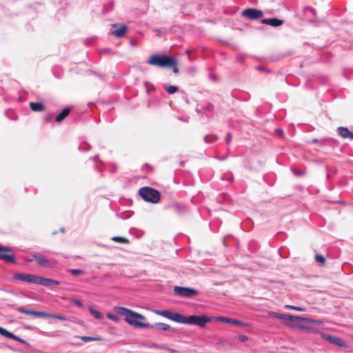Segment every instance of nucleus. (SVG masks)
Masks as SVG:
<instances>
[{"mask_svg":"<svg viewBox=\"0 0 353 353\" xmlns=\"http://www.w3.org/2000/svg\"><path fill=\"white\" fill-rule=\"evenodd\" d=\"M114 311L118 314L124 316L125 321L134 327L149 328L152 327L150 323L145 322L146 318L143 315L131 310L123 307H116Z\"/></svg>","mask_w":353,"mask_h":353,"instance_id":"obj_1","label":"nucleus"},{"mask_svg":"<svg viewBox=\"0 0 353 353\" xmlns=\"http://www.w3.org/2000/svg\"><path fill=\"white\" fill-rule=\"evenodd\" d=\"M148 63L160 68H170L174 73L179 72L176 60L172 57L152 55L148 61Z\"/></svg>","mask_w":353,"mask_h":353,"instance_id":"obj_2","label":"nucleus"},{"mask_svg":"<svg viewBox=\"0 0 353 353\" xmlns=\"http://www.w3.org/2000/svg\"><path fill=\"white\" fill-rule=\"evenodd\" d=\"M139 194L147 202L157 203L160 200L159 192L150 187L146 186L140 188Z\"/></svg>","mask_w":353,"mask_h":353,"instance_id":"obj_3","label":"nucleus"},{"mask_svg":"<svg viewBox=\"0 0 353 353\" xmlns=\"http://www.w3.org/2000/svg\"><path fill=\"white\" fill-rule=\"evenodd\" d=\"M17 310L22 314H28L34 316L36 317H49V318H53L56 319L60 321H66L67 318L62 315L55 314H51V313H47L44 312H39V311H33V310H29L24 309L23 307H18Z\"/></svg>","mask_w":353,"mask_h":353,"instance_id":"obj_4","label":"nucleus"},{"mask_svg":"<svg viewBox=\"0 0 353 353\" xmlns=\"http://www.w3.org/2000/svg\"><path fill=\"white\" fill-rule=\"evenodd\" d=\"M155 314L167 318L176 323L186 324L187 317L179 312H173L170 310H156Z\"/></svg>","mask_w":353,"mask_h":353,"instance_id":"obj_5","label":"nucleus"},{"mask_svg":"<svg viewBox=\"0 0 353 353\" xmlns=\"http://www.w3.org/2000/svg\"><path fill=\"white\" fill-rule=\"evenodd\" d=\"M12 278L30 284L40 285L41 281V276L32 274L16 273L12 275Z\"/></svg>","mask_w":353,"mask_h":353,"instance_id":"obj_6","label":"nucleus"},{"mask_svg":"<svg viewBox=\"0 0 353 353\" xmlns=\"http://www.w3.org/2000/svg\"><path fill=\"white\" fill-rule=\"evenodd\" d=\"M274 316L276 317L278 319L290 320L292 321L302 322V323L305 322V323H307L310 325H322V322L321 321L312 320V319L300 317V316H292V315L276 313L274 314Z\"/></svg>","mask_w":353,"mask_h":353,"instance_id":"obj_7","label":"nucleus"},{"mask_svg":"<svg viewBox=\"0 0 353 353\" xmlns=\"http://www.w3.org/2000/svg\"><path fill=\"white\" fill-rule=\"evenodd\" d=\"M211 321L212 319L207 316L191 315L187 317L186 324L196 325L201 327H204Z\"/></svg>","mask_w":353,"mask_h":353,"instance_id":"obj_8","label":"nucleus"},{"mask_svg":"<svg viewBox=\"0 0 353 353\" xmlns=\"http://www.w3.org/2000/svg\"><path fill=\"white\" fill-rule=\"evenodd\" d=\"M174 292L182 297H192L198 294V292L194 289L181 286H175Z\"/></svg>","mask_w":353,"mask_h":353,"instance_id":"obj_9","label":"nucleus"},{"mask_svg":"<svg viewBox=\"0 0 353 353\" xmlns=\"http://www.w3.org/2000/svg\"><path fill=\"white\" fill-rule=\"evenodd\" d=\"M241 14L245 18L254 20L261 18L263 16V12L256 8H247L242 12Z\"/></svg>","mask_w":353,"mask_h":353,"instance_id":"obj_10","label":"nucleus"},{"mask_svg":"<svg viewBox=\"0 0 353 353\" xmlns=\"http://www.w3.org/2000/svg\"><path fill=\"white\" fill-rule=\"evenodd\" d=\"M10 252L11 250L9 248L0 245V259L12 263H16V259L10 254Z\"/></svg>","mask_w":353,"mask_h":353,"instance_id":"obj_11","label":"nucleus"},{"mask_svg":"<svg viewBox=\"0 0 353 353\" xmlns=\"http://www.w3.org/2000/svg\"><path fill=\"white\" fill-rule=\"evenodd\" d=\"M321 336L323 339H325L328 342L335 344L339 347H346V343L341 339L331 335H328L325 333H321Z\"/></svg>","mask_w":353,"mask_h":353,"instance_id":"obj_12","label":"nucleus"},{"mask_svg":"<svg viewBox=\"0 0 353 353\" xmlns=\"http://www.w3.org/2000/svg\"><path fill=\"white\" fill-rule=\"evenodd\" d=\"M34 260L39 265L44 268H51L52 265L51 263L45 257L34 254L32 259H28V261Z\"/></svg>","mask_w":353,"mask_h":353,"instance_id":"obj_13","label":"nucleus"},{"mask_svg":"<svg viewBox=\"0 0 353 353\" xmlns=\"http://www.w3.org/2000/svg\"><path fill=\"white\" fill-rule=\"evenodd\" d=\"M216 320L217 321H219V322L230 323V324H233V325H239V326H245V325H247L246 323H243V321H241L240 320L230 319V318H227V317L219 316V317H217L216 319Z\"/></svg>","mask_w":353,"mask_h":353,"instance_id":"obj_14","label":"nucleus"},{"mask_svg":"<svg viewBox=\"0 0 353 353\" xmlns=\"http://www.w3.org/2000/svg\"><path fill=\"white\" fill-rule=\"evenodd\" d=\"M337 132L343 139H353V132L350 131L347 128L339 127L337 128Z\"/></svg>","mask_w":353,"mask_h":353,"instance_id":"obj_15","label":"nucleus"},{"mask_svg":"<svg viewBox=\"0 0 353 353\" xmlns=\"http://www.w3.org/2000/svg\"><path fill=\"white\" fill-rule=\"evenodd\" d=\"M261 23L273 27H278L283 23V21L276 18L263 19L261 20Z\"/></svg>","mask_w":353,"mask_h":353,"instance_id":"obj_16","label":"nucleus"},{"mask_svg":"<svg viewBox=\"0 0 353 353\" xmlns=\"http://www.w3.org/2000/svg\"><path fill=\"white\" fill-rule=\"evenodd\" d=\"M59 284H60V282L58 281L41 276V281H40L41 285L50 286V285H58Z\"/></svg>","mask_w":353,"mask_h":353,"instance_id":"obj_17","label":"nucleus"},{"mask_svg":"<svg viewBox=\"0 0 353 353\" xmlns=\"http://www.w3.org/2000/svg\"><path fill=\"white\" fill-rule=\"evenodd\" d=\"M30 108L34 112H41L45 110L43 104L39 102H30Z\"/></svg>","mask_w":353,"mask_h":353,"instance_id":"obj_18","label":"nucleus"},{"mask_svg":"<svg viewBox=\"0 0 353 353\" xmlns=\"http://www.w3.org/2000/svg\"><path fill=\"white\" fill-rule=\"evenodd\" d=\"M70 109L69 108H64L56 117V122H61L70 114Z\"/></svg>","mask_w":353,"mask_h":353,"instance_id":"obj_19","label":"nucleus"},{"mask_svg":"<svg viewBox=\"0 0 353 353\" xmlns=\"http://www.w3.org/2000/svg\"><path fill=\"white\" fill-rule=\"evenodd\" d=\"M152 327H150V329H154L157 330H163L166 331L170 329V326L168 324L163 323H158L154 325H151Z\"/></svg>","mask_w":353,"mask_h":353,"instance_id":"obj_20","label":"nucleus"},{"mask_svg":"<svg viewBox=\"0 0 353 353\" xmlns=\"http://www.w3.org/2000/svg\"><path fill=\"white\" fill-rule=\"evenodd\" d=\"M127 31V26H121L119 28L114 30L112 32V34L116 36L117 37H123L125 32Z\"/></svg>","mask_w":353,"mask_h":353,"instance_id":"obj_21","label":"nucleus"},{"mask_svg":"<svg viewBox=\"0 0 353 353\" xmlns=\"http://www.w3.org/2000/svg\"><path fill=\"white\" fill-rule=\"evenodd\" d=\"M88 310L96 319H102L103 318V314L99 311L95 310L93 307L89 306Z\"/></svg>","mask_w":353,"mask_h":353,"instance_id":"obj_22","label":"nucleus"},{"mask_svg":"<svg viewBox=\"0 0 353 353\" xmlns=\"http://www.w3.org/2000/svg\"><path fill=\"white\" fill-rule=\"evenodd\" d=\"M112 240L117 243L124 244H128L130 242L128 239L121 236H114L112 238Z\"/></svg>","mask_w":353,"mask_h":353,"instance_id":"obj_23","label":"nucleus"},{"mask_svg":"<svg viewBox=\"0 0 353 353\" xmlns=\"http://www.w3.org/2000/svg\"><path fill=\"white\" fill-rule=\"evenodd\" d=\"M77 338H80L84 342L92 341H101V339L100 337H91V336H77Z\"/></svg>","mask_w":353,"mask_h":353,"instance_id":"obj_24","label":"nucleus"},{"mask_svg":"<svg viewBox=\"0 0 353 353\" xmlns=\"http://www.w3.org/2000/svg\"><path fill=\"white\" fill-rule=\"evenodd\" d=\"M0 334H1L3 336H6L7 338L12 339L13 334L5 328L0 327Z\"/></svg>","mask_w":353,"mask_h":353,"instance_id":"obj_25","label":"nucleus"},{"mask_svg":"<svg viewBox=\"0 0 353 353\" xmlns=\"http://www.w3.org/2000/svg\"><path fill=\"white\" fill-rule=\"evenodd\" d=\"M165 89L169 94H174L179 90L178 87L171 85L165 86Z\"/></svg>","mask_w":353,"mask_h":353,"instance_id":"obj_26","label":"nucleus"},{"mask_svg":"<svg viewBox=\"0 0 353 353\" xmlns=\"http://www.w3.org/2000/svg\"><path fill=\"white\" fill-rule=\"evenodd\" d=\"M316 261L321 266H324L325 264V259L321 254H316L315 256Z\"/></svg>","mask_w":353,"mask_h":353,"instance_id":"obj_27","label":"nucleus"},{"mask_svg":"<svg viewBox=\"0 0 353 353\" xmlns=\"http://www.w3.org/2000/svg\"><path fill=\"white\" fill-rule=\"evenodd\" d=\"M216 139H217V137L216 135H212V134L206 135L204 138L205 141L208 143H212L214 141H216Z\"/></svg>","mask_w":353,"mask_h":353,"instance_id":"obj_28","label":"nucleus"},{"mask_svg":"<svg viewBox=\"0 0 353 353\" xmlns=\"http://www.w3.org/2000/svg\"><path fill=\"white\" fill-rule=\"evenodd\" d=\"M70 303L74 304L75 305H77L79 307H83V303L79 299L72 298L70 299Z\"/></svg>","mask_w":353,"mask_h":353,"instance_id":"obj_29","label":"nucleus"},{"mask_svg":"<svg viewBox=\"0 0 353 353\" xmlns=\"http://www.w3.org/2000/svg\"><path fill=\"white\" fill-rule=\"evenodd\" d=\"M107 316H108V319H111V320H112V321H114L115 322H118L120 320V319H119V317L118 316L112 314H110V313H108L107 314Z\"/></svg>","mask_w":353,"mask_h":353,"instance_id":"obj_30","label":"nucleus"},{"mask_svg":"<svg viewBox=\"0 0 353 353\" xmlns=\"http://www.w3.org/2000/svg\"><path fill=\"white\" fill-rule=\"evenodd\" d=\"M70 272L73 275H79L83 274V271L78 269H71Z\"/></svg>","mask_w":353,"mask_h":353,"instance_id":"obj_31","label":"nucleus"},{"mask_svg":"<svg viewBox=\"0 0 353 353\" xmlns=\"http://www.w3.org/2000/svg\"><path fill=\"white\" fill-rule=\"evenodd\" d=\"M301 328L303 330H306L308 332L316 333V331L313 327H310V326H305V327L303 326V327H301Z\"/></svg>","mask_w":353,"mask_h":353,"instance_id":"obj_32","label":"nucleus"},{"mask_svg":"<svg viewBox=\"0 0 353 353\" xmlns=\"http://www.w3.org/2000/svg\"><path fill=\"white\" fill-rule=\"evenodd\" d=\"M236 339L241 342H245L248 340V337L245 335H239L236 336Z\"/></svg>","mask_w":353,"mask_h":353,"instance_id":"obj_33","label":"nucleus"},{"mask_svg":"<svg viewBox=\"0 0 353 353\" xmlns=\"http://www.w3.org/2000/svg\"><path fill=\"white\" fill-rule=\"evenodd\" d=\"M12 339H14V340L17 341L19 342H21L22 343H26L25 340H23V339L19 338V336H16L14 334H13V336L12 337Z\"/></svg>","mask_w":353,"mask_h":353,"instance_id":"obj_34","label":"nucleus"},{"mask_svg":"<svg viewBox=\"0 0 353 353\" xmlns=\"http://www.w3.org/2000/svg\"><path fill=\"white\" fill-rule=\"evenodd\" d=\"M285 307H288V308H290V309H292V310H297V311H302L303 309L299 307H295V306H293V305H285Z\"/></svg>","mask_w":353,"mask_h":353,"instance_id":"obj_35","label":"nucleus"},{"mask_svg":"<svg viewBox=\"0 0 353 353\" xmlns=\"http://www.w3.org/2000/svg\"><path fill=\"white\" fill-rule=\"evenodd\" d=\"M232 140V134L231 132H228L226 137V142L228 144H230Z\"/></svg>","mask_w":353,"mask_h":353,"instance_id":"obj_36","label":"nucleus"},{"mask_svg":"<svg viewBox=\"0 0 353 353\" xmlns=\"http://www.w3.org/2000/svg\"><path fill=\"white\" fill-rule=\"evenodd\" d=\"M163 350H166L169 351L171 353H177L178 352L177 350H176L174 349H172V348H170V347H163Z\"/></svg>","mask_w":353,"mask_h":353,"instance_id":"obj_37","label":"nucleus"},{"mask_svg":"<svg viewBox=\"0 0 353 353\" xmlns=\"http://www.w3.org/2000/svg\"><path fill=\"white\" fill-rule=\"evenodd\" d=\"M276 134H277L278 135H279V136H282V135H283V130H282V129H277V130H276Z\"/></svg>","mask_w":353,"mask_h":353,"instance_id":"obj_38","label":"nucleus"},{"mask_svg":"<svg viewBox=\"0 0 353 353\" xmlns=\"http://www.w3.org/2000/svg\"><path fill=\"white\" fill-rule=\"evenodd\" d=\"M155 347L157 348L163 349V347H165V346L162 345H156Z\"/></svg>","mask_w":353,"mask_h":353,"instance_id":"obj_39","label":"nucleus"},{"mask_svg":"<svg viewBox=\"0 0 353 353\" xmlns=\"http://www.w3.org/2000/svg\"><path fill=\"white\" fill-rule=\"evenodd\" d=\"M52 118V115L48 116L46 117V121H49Z\"/></svg>","mask_w":353,"mask_h":353,"instance_id":"obj_40","label":"nucleus"}]
</instances>
